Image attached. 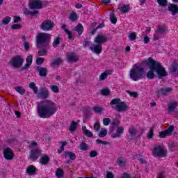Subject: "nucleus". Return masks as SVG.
I'll list each match as a JSON object with an SVG mask.
<instances>
[{"mask_svg":"<svg viewBox=\"0 0 178 178\" xmlns=\"http://www.w3.org/2000/svg\"><path fill=\"white\" fill-rule=\"evenodd\" d=\"M167 152L168 151L163 146L159 145H154L152 150V154L156 158H166Z\"/></svg>","mask_w":178,"mask_h":178,"instance_id":"7","label":"nucleus"},{"mask_svg":"<svg viewBox=\"0 0 178 178\" xmlns=\"http://www.w3.org/2000/svg\"><path fill=\"white\" fill-rule=\"evenodd\" d=\"M92 111L95 112V113L99 115V113H102V112H104V108L99 106H95L92 108Z\"/></svg>","mask_w":178,"mask_h":178,"instance_id":"35","label":"nucleus"},{"mask_svg":"<svg viewBox=\"0 0 178 178\" xmlns=\"http://www.w3.org/2000/svg\"><path fill=\"white\" fill-rule=\"evenodd\" d=\"M83 134L87 137H92L94 136V134H92V132H91V131L88 129L85 131V133Z\"/></svg>","mask_w":178,"mask_h":178,"instance_id":"60","label":"nucleus"},{"mask_svg":"<svg viewBox=\"0 0 178 178\" xmlns=\"http://www.w3.org/2000/svg\"><path fill=\"white\" fill-rule=\"evenodd\" d=\"M50 90L54 92V94H58L59 92V88L56 85H52L50 87Z\"/></svg>","mask_w":178,"mask_h":178,"instance_id":"46","label":"nucleus"},{"mask_svg":"<svg viewBox=\"0 0 178 178\" xmlns=\"http://www.w3.org/2000/svg\"><path fill=\"white\" fill-rule=\"evenodd\" d=\"M14 23H20L22 22V17L15 15L13 17Z\"/></svg>","mask_w":178,"mask_h":178,"instance_id":"59","label":"nucleus"},{"mask_svg":"<svg viewBox=\"0 0 178 178\" xmlns=\"http://www.w3.org/2000/svg\"><path fill=\"white\" fill-rule=\"evenodd\" d=\"M75 31H77L79 35H81L83 34V31H84V27L83 24H79L77 26L74 27Z\"/></svg>","mask_w":178,"mask_h":178,"instance_id":"29","label":"nucleus"},{"mask_svg":"<svg viewBox=\"0 0 178 178\" xmlns=\"http://www.w3.org/2000/svg\"><path fill=\"white\" fill-rule=\"evenodd\" d=\"M145 77V70L141 65H135L129 71V79L132 81H138Z\"/></svg>","mask_w":178,"mask_h":178,"instance_id":"3","label":"nucleus"},{"mask_svg":"<svg viewBox=\"0 0 178 178\" xmlns=\"http://www.w3.org/2000/svg\"><path fill=\"white\" fill-rule=\"evenodd\" d=\"M12 30H19V29H22V25L19 24H14L11 26Z\"/></svg>","mask_w":178,"mask_h":178,"instance_id":"52","label":"nucleus"},{"mask_svg":"<svg viewBox=\"0 0 178 178\" xmlns=\"http://www.w3.org/2000/svg\"><path fill=\"white\" fill-rule=\"evenodd\" d=\"M51 42V35L46 33H40L36 37V44L38 47H42L47 48L49 47Z\"/></svg>","mask_w":178,"mask_h":178,"instance_id":"6","label":"nucleus"},{"mask_svg":"<svg viewBox=\"0 0 178 178\" xmlns=\"http://www.w3.org/2000/svg\"><path fill=\"white\" fill-rule=\"evenodd\" d=\"M24 15H26V16H29V15L31 16H35V15H38L39 11L38 10H35L34 11H30L29 8H25L23 10Z\"/></svg>","mask_w":178,"mask_h":178,"instance_id":"23","label":"nucleus"},{"mask_svg":"<svg viewBox=\"0 0 178 178\" xmlns=\"http://www.w3.org/2000/svg\"><path fill=\"white\" fill-rule=\"evenodd\" d=\"M120 124V121L118 119L113 120L110 124V131H114L115 127H118Z\"/></svg>","mask_w":178,"mask_h":178,"instance_id":"25","label":"nucleus"},{"mask_svg":"<svg viewBox=\"0 0 178 178\" xmlns=\"http://www.w3.org/2000/svg\"><path fill=\"white\" fill-rule=\"evenodd\" d=\"M62 63V58L58 57L56 58L53 60V65H54L55 66H59V65H60V63Z\"/></svg>","mask_w":178,"mask_h":178,"instance_id":"45","label":"nucleus"},{"mask_svg":"<svg viewBox=\"0 0 178 178\" xmlns=\"http://www.w3.org/2000/svg\"><path fill=\"white\" fill-rule=\"evenodd\" d=\"M111 118H103L104 126H109L111 124Z\"/></svg>","mask_w":178,"mask_h":178,"instance_id":"48","label":"nucleus"},{"mask_svg":"<svg viewBox=\"0 0 178 178\" xmlns=\"http://www.w3.org/2000/svg\"><path fill=\"white\" fill-rule=\"evenodd\" d=\"M157 3L161 8H165V6H168V0H157Z\"/></svg>","mask_w":178,"mask_h":178,"instance_id":"43","label":"nucleus"},{"mask_svg":"<svg viewBox=\"0 0 178 178\" xmlns=\"http://www.w3.org/2000/svg\"><path fill=\"white\" fill-rule=\"evenodd\" d=\"M168 10L171 12L172 16H175L176 13H178V6L176 4H170L168 6Z\"/></svg>","mask_w":178,"mask_h":178,"instance_id":"22","label":"nucleus"},{"mask_svg":"<svg viewBox=\"0 0 178 178\" xmlns=\"http://www.w3.org/2000/svg\"><path fill=\"white\" fill-rule=\"evenodd\" d=\"M94 43L91 42L90 41L84 40L83 43V46L84 48L89 47L90 51H91V47H92Z\"/></svg>","mask_w":178,"mask_h":178,"instance_id":"42","label":"nucleus"},{"mask_svg":"<svg viewBox=\"0 0 178 178\" xmlns=\"http://www.w3.org/2000/svg\"><path fill=\"white\" fill-rule=\"evenodd\" d=\"M111 74V70H106L104 72H102L99 76V80L100 81H104V80H106V79Z\"/></svg>","mask_w":178,"mask_h":178,"instance_id":"27","label":"nucleus"},{"mask_svg":"<svg viewBox=\"0 0 178 178\" xmlns=\"http://www.w3.org/2000/svg\"><path fill=\"white\" fill-rule=\"evenodd\" d=\"M68 19L70 20V22H72V23H74V22H77V20L79 19V16H77V13H72L69 15Z\"/></svg>","mask_w":178,"mask_h":178,"instance_id":"30","label":"nucleus"},{"mask_svg":"<svg viewBox=\"0 0 178 178\" xmlns=\"http://www.w3.org/2000/svg\"><path fill=\"white\" fill-rule=\"evenodd\" d=\"M29 87L31 90H33V94L37 95V97L39 98V99H47L49 98V90H48L47 88L40 89L38 92V87H37L34 82H31Z\"/></svg>","mask_w":178,"mask_h":178,"instance_id":"4","label":"nucleus"},{"mask_svg":"<svg viewBox=\"0 0 178 178\" xmlns=\"http://www.w3.org/2000/svg\"><path fill=\"white\" fill-rule=\"evenodd\" d=\"M126 163H127V161L124 157L120 156L118 157L116 160V164L118 166H120V168H124V166H126Z\"/></svg>","mask_w":178,"mask_h":178,"instance_id":"20","label":"nucleus"},{"mask_svg":"<svg viewBox=\"0 0 178 178\" xmlns=\"http://www.w3.org/2000/svg\"><path fill=\"white\" fill-rule=\"evenodd\" d=\"M3 156L6 161H12L15 158V153L12 148L7 147L3 149Z\"/></svg>","mask_w":178,"mask_h":178,"instance_id":"10","label":"nucleus"},{"mask_svg":"<svg viewBox=\"0 0 178 178\" xmlns=\"http://www.w3.org/2000/svg\"><path fill=\"white\" fill-rule=\"evenodd\" d=\"M154 137V128H150L147 133V138H152Z\"/></svg>","mask_w":178,"mask_h":178,"instance_id":"53","label":"nucleus"},{"mask_svg":"<svg viewBox=\"0 0 178 178\" xmlns=\"http://www.w3.org/2000/svg\"><path fill=\"white\" fill-rule=\"evenodd\" d=\"M35 70L39 72V76H40V77H47L48 73V69H47V67L38 66L36 67Z\"/></svg>","mask_w":178,"mask_h":178,"instance_id":"19","label":"nucleus"},{"mask_svg":"<svg viewBox=\"0 0 178 178\" xmlns=\"http://www.w3.org/2000/svg\"><path fill=\"white\" fill-rule=\"evenodd\" d=\"M58 111V106L52 100H45L37 107V114L40 119H49Z\"/></svg>","mask_w":178,"mask_h":178,"instance_id":"2","label":"nucleus"},{"mask_svg":"<svg viewBox=\"0 0 178 178\" xmlns=\"http://www.w3.org/2000/svg\"><path fill=\"white\" fill-rule=\"evenodd\" d=\"M24 48L25 51H29L30 49V44H29V42L26 41V39H24Z\"/></svg>","mask_w":178,"mask_h":178,"instance_id":"56","label":"nucleus"},{"mask_svg":"<svg viewBox=\"0 0 178 178\" xmlns=\"http://www.w3.org/2000/svg\"><path fill=\"white\" fill-rule=\"evenodd\" d=\"M42 152L40 149H33L30 152L29 158L31 161H35L40 158Z\"/></svg>","mask_w":178,"mask_h":178,"instance_id":"14","label":"nucleus"},{"mask_svg":"<svg viewBox=\"0 0 178 178\" xmlns=\"http://www.w3.org/2000/svg\"><path fill=\"white\" fill-rule=\"evenodd\" d=\"M76 129H77V122L72 121L71 124H70L69 131L70 133H73V131H76Z\"/></svg>","mask_w":178,"mask_h":178,"instance_id":"34","label":"nucleus"},{"mask_svg":"<svg viewBox=\"0 0 178 178\" xmlns=\"http://www.w3.org/2000/svg\"><path fill=\"white\" fill-rule=\"evenodd\" d=\"M110 105L112 106L113 109H115L118 113L129 111V105L124 102H120V98L113 99L110 102Z\"/></svg>","mask_w":178,"mask_h":178,"instance_id":"5","label":"nucleus"},{"mask_svg":"<svg viewBox=\"0 0 178 178\" xmlns=\"http://www.w3.org/2000/svg\"><path fill=\"white\" fill-rule=\"evenodd\" d=\"M63 158L65 159H67V156H69L70 159L71 161H76V154L73 153L72 152L66 151L64 152V154L63 155Z\"/></svg>","mask_w":178,"mask_h":178,"instance_id":"21","label":"nucleus"},{"mask_svg":"<svg viewBox=\"0 0 178 178\" xmlns=\"http://www.w3.org/2000/svg\"><path fill=\"white\" fill-rule=\"evenodd\" d=\"M142 65H146V66H148L150 69L146 74L149 80H152V79L155 77V72L159 79H162V77L168 76V72H166L165 67L162 66V63L155 60L152 57H149L147 60H143Z\"/></svg>","mask_w":178,"mask_h":178,"instance_id":"1","label":"nucleus"},{"mask_svg":"<svg viewBox=\"0 0 178 178\" xmlns=\"http://www.w3.org/2000/svg\"><path fill=\"white\" fill-rule=\"evenodd\" d=\"M33 65V55L29 54L26 58V64L21 68L22 72L30 69V67Z\"/></svg>","mask_w":178,"mask_h":178,"instance_id":"15","label":"nucleus"},{"mask_svg":"<svg viewBox=\"0 0 178 178\" xmlns=\"http://www.w3.org/2000/svg\"><path fill=\"white\" fill-rule=\"evenodd\" d=\"M116 133L119 134L120 136H122V134L124 133V128L123 127H119L116 130Z\"/></svg>","mask_w":178,"mask_h":178,"instance_id":"47","label":"nucleus"},{"mask_svg":"<svg viewBox=\"0 0 178 178\" xmlns=\"http://www.w3.org/2000/svg\"><path fill=\"white\" fill-rule=\"evenodd\" d=\"M108 41V38L104 35H97L95 40V44H99V45H102V44H105Z\"/></svg>","mask_w":178,"mask_h":178,"instance_id":"16","label":"nucleus"},{"mask_svg":"<svg viewBox=\"0 0 178 178\" xmlns=\"http://www.w3.org/2000/svg\"><path fill=\"white\" fill-rule=\"evenodd\" d=\"M37 172V168L34 165H31L27 167L26 168V173L32 176L33 175H35Z\"/></svg>","mask_w":178,"mask_h":178,"instance_id":"24","label":"nucleus"},{"mask_svg":"<svg viewBox=\"0 0 178 178\" xmlns=\"http://www.w3.org/2000/svg\"><path fill=\"white\" fill-rule=\"evenodd\" d=\"M110 22L112 23V24H116V23H118V18H116L115 13H113L110 14Z\"/></svg>","mask_w":178,"mask_h":178,"instance_id":"39","label":"nucleus"},{"mask_svg":"<svg viewBox=\"0 0 178 178\" xmlns=\"http://www.w3.org/2000/svg\"><path fill=\"white\" fill-rule=\"evenodd\" d=\"M120 178H131V175L127 172H124L120 175Z\"/></svg>","mask_w":178,"mask_h":178,"instance_id":"61","label":"nucleus"},{"mask_svg":"<svg viewBox=\"0 0 178 178\" xmlns=\"http://www.w3.org/2000/svg\"><path fill=\"white\" fill-rule=\"evenodd\" d=\"M49 161V156L44 155L40 159V165H48Z\"/></svg>","mask_w":178,"mask_h":178,"instance_id":"28","label":"nucleus"},{"mask_svg":"<svg viewBox=\"0 0 178 178\" xmlns=\"http://www.w3.org/2000/svg\"><path fill=\"white\" fill-rule=\"evenodd\" d=\"M67 60L69 63H74L79 61V58L73 52H67Z\"/></svg>","mask_w":178,"mask_h":178,"instance_id":"18","label":"nucleus"},{"mask_svg":"<svg viewBox=\"0 0 178 178\" xmlns=\"http://www.w3.org/2000/svg\"><path fill=\"white\" fill-rule=\"evenodd\" d=\"M79 149L81 151H88V145H87V143H86L85 141L81 142V144H80Z\"/></svg>","mask_w":178,"mask_h":178,"instance_id":"38","label":"nucleus"},{"mask_svg":"<svg viewBox=\"0 0 178 178\" xmlns=\"http://www.w3.org/2000/svg\"><path fill=\"white\" fill-rule=\"evenodd\" d=\"M100 93L102 95H104V97H108V95L111 94V90H109V89L108 88H104L100 91Z\"/></svg>","mask_w":178,"mask_h":178,"instance_id":"44","label":"nucleus"},{"mask_svg":"<svg viewBox=\"0 0 178 178\" xmlns=\"http://www.w3.org/2000/svg\"><path fill=\"white\" fill-rule=\"evenodd\" d=\"M166 30H168V28L166 27V26H159L156 31H158L159 33H161V34L165 35V33H166Z\"/></svg>","mask_w":178,"mask_h":178,"instance_id":"32","label":"nucleus"},{"mask_svg":"<svg viewBox=\"0 0 178 178\" xmlns=\"http://www.w3.org/2000/svg\"><path fill=\"white\" fill-rule=\"evenodd\" d=\"M127 92L129 94L131 97H133V98H137V97H138V93H137V92H131L130 90H127Z\"/></svg>","mask_w":178,"mask_h":178,"instance_id":"50","label":"nucleus"},{"mask_svg":"<svg viewBox=\"0 0 178 178\" xmlns=\"http://www.w3.org/2000/svg\"><path fill=\"white\" fill-rule=\"evenodd\" d=\"M47 52L48 51L47 50V49L44 47L42 49H40L38 54L39 56H45V54H47Z\"/></svg>","mask_w":178,"mask_h":178,"instance_id":"41","label":"nucleus"},{"mask_svg":"<svg viewBox=\"0 0 178 178\" xmlns=\"http://www.w3.org/2000/svg\"><path fill=\"white\" fill-rule=\"evenodd\" d=\"M42 63H44V58H41V57H38L36 59V65H42Z\"/></svg>","mask_w":178,"mask_h":178,"instance_id":"57","label":"nucleus"},{"mask_svg":"<svg viewBox=\"0 0 178 178\" xmlns=\"http://www.w3.org/2000/svg\"><path fill=\"white\" fill-rule=\"evenodd\" d=\"M164 35L163 33H161L160 32H158V31H155L153 35V39L154 41H158V40H160V38H162Z\"/></svg>","mask_w":178,"mask_h":178,"instance_id":"31","label":"nucleus"},{"mask_svg":"<svg viewBox=\"0 0 178 178\" xmlns=\"http://www.w3.org/2000/svg\"><path fill=\"white\" fill-rule=\"evenodd\" d=\"M89 156L90 158H95V156H98V152H97L96 150L90 152Z\"/></svg>","mask_w":178,"mask_h":178,"instance_id":"54","label":"nucleus"},{"mask_svg":"<svg viewBox=\"0 0 178 178\" xmlns=\"http://www.w3.org/2000/svg\"><path fill=\"white\" fill-rule=\"evenodd\" d=\"M172 91H173V88H161L156 92V94L158 98L160 97H168Z\"/></svg>","mask_w":178,"mask_h":178,"instance_id":"11","label":"nucleus"},{"mask_svg":"<svg viewBox=\"0 0 178 178\" xmlns=\"http://www.w3.org/2000/svg\"><path fill=\"white\" fill-rule=\"evenodd\" d=\"M90 51L96 55H99V54H102V45L97 43H93L92 46L90 47Z\"/></svg>","mask_w":178,"mask_h":178,"instance_id":"17","label":"nucleus"},{"mask_svg":"<svg viewBox=\"0 0 178 178\" xmlns=\"http://www.w3.org/2000/svg\"><path fill=\"white\" fill-rule=\"evenodd\" d=\"M157 178H165V173L163 172H159L156 176Z\"/></svg>","mask_w":178,"mask_h":178,"instance_id":"64","label":"nucleus"},{"mask_svg":"<svg viewBox=\"0 0 178 178\" xmlns=\"http://www.w3.org/2000/svg\"><path fill=\"white\" fill-rule=\"evenodd\" d=\"M9 63L13 66V67L18 69L20 66H23V63H24V58L22 57V56L17 55L11 58Z\"/></svg>","mask_w":178,"mask_h":178,"instance_id":"8","label":"nucleus"},{"mask_svg":"<svg viewBox=\"0 0 178 178\" xmlns=\"http://www.w3.org/2000/svg\"><path fill=\"white\" fill-rule=\"evenodd\" d=\"M136 38H137V35H136V33L132 32L129 34V40L131 41H134V40H136Z\"/></svg>","mask_w":178,"mask_h":178,"instance_id":"58","label":"nucleus"},{"mask_svg":"<svg viewBox=\"0 0 178 178\" xmlns=\"http://www.w3.org/2000/svg\"><path fill=\"white\" fill-rule=\"evenodd\" d=\"M108 134V131L106 129H102L99 134V137H105Z\"/></svg>","mask_w":178,"mask_h":178,"instance_id":"51","label":"nucleus"},{"mask_svg":"<svg viewBox=\"0 0 178 178\" xmlns=\"http://www.w3.org/2000/svg\"><path fill=\"white\" fill-rule=\"evenodd\" d=\"M15 90L20 94V95H24V94H26V90L22 86L15 87Z\"/></svg>","mask_w":178,"mask_h":178,"instance_id":"37","label":"nucleus"},{"mask_svg":"<svg viewBox=\"0 0 178 178\" xmlns=\"http://www.w3.org/2000/svg\"><path fill=\"white\" fill-rule=\"evenodd\" d=\"M178 69V65H173L171 67V72L172 73H175V72Z\"/></svg>","mask_w":178,"mask_h":178,"instance_id":"63","label":"nucleus"},{"mask_svg":"<svg viewBox=\"0 0 178 178\" xmlns=\"http://www.w3.org/2000/svg\"><path fill=\"white\" fill-rule=\"evenodd\" d=\"M60 44V35H58V36L56 37V39L53 42V47L54 48H58V45Z\"/></svg>","mask_w":178,"mask_h":178,"instance_id":"33","label":"nucleus"},{"mask_svg":"<svg viewBox=\"0 0 178 178\" xmlns=\"http://www.w3.org/2000/svg\"><path fill=\"white\" fill-rule=\"evenodd\" d=\"M66 34L67 35V38L69 40H73V34L72 33V31H65Z\"/></svg>","mask_w":178,"mask_h":178,"instance_id":"62","label":"nucleus"},{"mask_svg":"<svg viewBox=\"0 0 178 178\" xmlns=\"http://www.w3.org/2000/svg\"><path fill=\"white\" fill-rule=\"evenodd\" d=\"M173 130H175V126L170 125L167 129L159 132V137L160 138H165L168 136H170L173 133Z\"/></svg>","mask_w":178,"mask_h":178,"instance_id":"13","label":"nucleus"},{"mask_svg":"<svg viewBox=\"0 0 178 178\" xmlns=\"http://www.w3.org/2000/svg\"><path fill=\"white\" fill-rule=\"evenodd\" d=\"M29 8L31 10L42 9V2L41 0H30L29 2Z\"/></svg>","mask_w":178,"mask_h":178,"instance_id":"12","label":"nucleus"},{"mask_svg":"<svg viewBox=\"0 0 178 178\" xmlns=\"http://www.w3.org/2000/svg\"><path fill=\"white\" fill-rule=\"evenodd\" d=\"M65 175V172H63V170L62 168H58L56 171V176L58 178L63 177V175Z\"/></svg>","mask_w":178,"mask_h":178,"instance_id":"40","label":"nucleus"},{"mask_svg":"<svg viewBox=\"0 0 178 178\" xmlns=\"http://www.w3.org/2000/svg\"><path fill=\"white\" fill-rule=\"evenodd\" d=\"M120 10L122 13H127V12H129L130 10V6L129 4H124L123 6H122L120 8Z\"/></svg>","mask_w":178,"mask_h":178,"instance_id":"36","label":"nucleus"},{"mask_svg":"<svg viewBox=\"0 0 178 178\" xmlns=\"http://www.w3.org/2000/svg\"><path fill=\"white\" fill-rule=\"evenodd\" d=\"M129 133L130 136H131L132 137H134V136H136V134H137V132L136 131V129H134L133 127L129 129Z\"/></svg>","mask_w":178,"mask_h":178,"instance_id":"49","label":"nucleus"},{"mask_svg":"<svg viewBox=\"0 0 178 178\" xmlns=\"http://www.w3.org/2000/svg\"><path fill=\"white\" fill-rule=\"evenodd\" d=\"M93 128L95 131H98L99 129H101V124H99V122H97L95 123Z\"/></svg>","mask_w":178,"mask_h":178,"instance_id":"55","label":"nucleus"},{"mask_svg":"<svg viewBox=\"0 0 178 178\" xmlns=\"http://www.w3.org/2000/svg\"><path fill=\"white\" fill-rule=\"evenodd\" d=\"M55 27V24L51 19H46L40 24V30L43 31H51Z\"/></svg>","mask_w":178,"mask_h":178,"instance_id":"9","label":"nucleus"},{"mask_svg":"<svg viewBox=\"0 0 178 178\" xmlns=\"http://www.w3.org/2000/svg\"><path fill=\"white\" fill-rule=\"evenodd\" d=\"M177 107V102L176 101H171L168 104V112H173L175 109Z\"/></svg>","mask_w":178,"mask_h":178,"instance_id":"26","label":"nucleus"}]
</instances>
